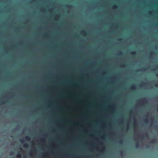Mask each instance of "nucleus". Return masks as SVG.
I'll return each instance as SVG.
<instances>
[{
    "label": "nucleus",
    "mask_w": 158,
    "mask_h": 158,
    "mask_svg": "<svg viewBox=\"0 0 158 158\" xmlns=\"http://www.w3.org/2000/svg\"><path fill=\"white\" fill-rule=\"evenodd\" d=\"M136 86L134 85H132L130 88V89L132 91H134L136 89Z\"/></svg>",
    "instance_id": "1"
},
{
    "label": "nucleus",
    "mask_w": 158,
    "mask_h": 158,
    "mask_svg": "<svg viewBox=\"0 0 158 158\" xmlns=\"http://www.w3.org/2000/svg\"><path fill=\"white\" fill-rule=\"evenodd\" d=\"M81 33L85 35H86V31L84 30H83L81 31Z\"/></svg>",
    "instance_id": "2"
},
{
    "label": "nucleus",
    "mask_w": 158,
    "mask_h": 158,
    "mask_svg": "<svg viewBox=\"0 0 158 158\" xmlns=\"http://www.w3.org/2000/svg\"><path fill=\"white\" fill-rule=\"evenodd\" d=\"M100 78V76H99V78ZM100 82V80L99 79V82ZM100 96H99V97ZM100 99H99V100ZM99 110H100V102H99ZM100 113V111L99 110V113ZM100 118V114H99V118ZM100 127V120H99V127ZM100 133V131H99V133Z\"/></svg>",
    "instance_id": "3"
},
{
    "label": "nucleus",
    "mask_w": 158,
    "mask_h": 158,
    "mask_svg": "<svg viewBox=\"0 0 158 158\" xmlns=\"http://www.w3.org/2000/svg\"><path fill=\"white\" fill-rule=\"evenodd\" d=\"M25 139L27 140H29L30 139V137L29 136H26L25 137Z\"/></svg>",
    "instance_id": "4"
},
{
    "label": "nucleus",
    "mask_w": 158,
    "mask_h": 158,
    "mask_svg": "<svg viewBox=\"0 0 158 158\" xmlns=\"http://www.w3.org/2000/svg\"><path fill=\"white\" fill-rule=\"evenodd\" d=\"M23 147L24 148H27L28 147V145L27 143H24L23 144Z\"/></svg>",
    "instance_id": "5"
},
{
    "label": "nucleus",
    "mask_w": 158,
    "mask_h": 158,
    "mask_svg": "<svg viewBox=\"0 0 158 158\" xmlns=\"http://www.w3.org/2000/svg\"><path fill=\"white\" fill-rule=\"evenodd\" d=\"M156 139H153L152 140L151 142L152 143H154L156 142Z\"/></svg>",
    "instance_id": "6"
},
{
    "label": "nucleus",
    "mask_w": 158,
    "mask_h": 158,
    "mask_svg": "<svg viewBox=\"0 0 158 158\" xmlns=\"http://www.w3.org/2000/svg\"><path fill=\"white\" fill-rule=\"evenodd\" d=\"M131 54L132 55H135L136 54V52H131Z\"/></svg>",
    "instance_id": "7"
},
{
    "label": "nucleus",
    "mask_w": 158,
    "mask_h": 158,
    "mask_svg": "<svg viewBox=\"0 0 158 158\" xmlns=\"http://www.w3.org/2000/svg\"><path fill=\"white\" fill-rule=\"evenodd\" d=\"M17 158H21V155L19 153L17 155Z\"/></svg>",
    "instance_id": "8"
},
{
    "label": "nucleus",
    "mask_w": 158,
    "mask_h": 158,
    "mask_svg": "<svg viewBox=\"0 0 158 158\" xmlns=\"http://www.w3.org/2000/svg\"><path fill=\"white\" fill-rule=\"evenodd\" d=\"M118 143L120 144H122L123 143V141L122 140H120L118 141Z\"/></svg>",
    "instance_id": "9"
},
{
    "label": "nucleus",
    "mask_w": 158,
    "mask_h": 158,
    "mask_svg": "<svg viewBox=\"0 0 158 158\" xmlns=\"http://www.w3.org/2000/svg\"><path fill=\"white\" fill-rule=\"evenodd\" d=\"M144 121L145 123H147L148 121V119L147 118L144 119L143 120Z\"/></svg>",
    "instance_id": "10"
},
{
    "label": "nucleus",
    "mask_w": 158,
    "mask_h": 158,
    "mask_svg": "<svg viewBox=\"0 0 158 158\" xmlns=\"http://www.w3.org/2000/svg\"><path fill=\"white\" fill-rule=\"evenodd\" d=\"M139 146V143H137L135 144V147L136 148H138Z\"/></svg>",
    "instance_id": "11"
},
{
    "label": "nucleus",
    "mask_w": 158,
    "mask_h": 158,
    "mask_svg": "<svg viewBox=\"0 0 158 158\" xmlns=\"http://www.w3.org/2000/svg\"><path fill=\"white\" fill-rule=\"evenodd\" d=\"M141 101H143L145 102H147V100L146 98H144L141 100Z\"/></svg>",
    "instance_id": "12"
},
{
    "label": "nucleus",
    "mask_w": 158,
    "mask_h": 158,
    "mask_svg": "<svg viewBox=\"0 0 158 158\" xmlns=\"http://www.w3.org/2000/svg\"><path fill=\"white\" fill-rule=\"evenodd\" d=\"M147 83L144 82H143L141 83V85H144L146 84Z\"/></svg>",
    "instance_id": "13"
},
{
    "label": "nucleus",
    "mask_w": 158,
    "mask_h": 158,
    "mask_svg": "<svg viewBox=\"0 0 158 158\" xmlns=\"http://www.w3.org/2000/svg\"><path fill=\"white\" fill-rule=\"evenodd\" d=\"M24 140L23 139H21L20 140V141L22 143H23L24 142Z\"/></svg>",
    "instance_id": "14"
},
{
    "label": "nucleus",
    "mask_w": 158,
    "mask_h": 158,
    "mask_svg": "<svg viewBox=\"0 0 158 158\" xmlns=\"http://www.w3.org/2000/svg\"><path fill=\"white\" fill-rule=\"evenodd\" d=\"M117 8V6L116 5H114L113 6V8H114V9H116V8Z\"/></svg>",
    "instance_id": "15"
},
{
    "label": "nucleus",
    "mask_w": 158,
    "mask_h": 158,
    "mask_svg": "<svg viewBox=\"0 0 158 158\" xmlns=\"http://www.w3.org/2000/svg\"><path fill=\"white\" fill-rule=\"evenodd\" d=\"M107 107H108V108L110 107V108H112L113 107V106H107Z\"/></svg>",
    "instance_id": "16"
},
{
    "label": "nucleus",
    "mask_w": 158,
    "mask_h": 158,
    "mask_svg": "<svg viewBox=\"0 0 158 158\" xmlns=\"http://www.w3.org/2000/svg\"><path fill=\"white\" fill-rule=\"evenodd\" d=\"M122 54V52H120L118 54V55H121Z\"/></svg>",
    "instance_id": "17"
},
{
    "label": "nucleus",
    "mask_w": 158,
    "mask_h": 158,
    "mask_svg": "<svg viewBox=\"0 0 158 158\" xmlns=\"http://www.w3.org/2000/svg\"><path fill=\"white\" fill-rule=\"evenodd\" d=\"M126 66V64H123L122 65V67H125Z\"/></svg>",
    "instance_id": "18"
},
{
    "label": "nucleus",
    "mask_w": 158,
    "mask_h": 158,
    "mask_svg": "<svg viewBox=\"0 0 158 158\" xmlns=\"http://www.w3.org/2000/svg\"><path fill=\"white\" fill-rule=\"evenodd\" d=\"M96 4H99V0H96Z\"/></svg>",
    "instance_id": "19"
},
{
    "label": "nucleus",
    "mask_w": 158,
    "mask_h": 158,
    "mask_svg": "<svg viewBox=\"0 0 158 158\" xmlns=\"http://www.w3.org/2000/svg\"><path fill=\"white\" fill-rule=\"evenodd\" d=\"M13 153H14V152H10V153L11 155H12V154H13Z\"/></svg>",
    "instance_id": "20"
},
{
    "label": "nucleus",
    "mask_w": 158,
    "mask_h": 158,
    "mask_svg": "<svg viewBox=\"0 0 158 158\" xmlns=\"http://www.w3.org/2000/svg\"><path fill=\"white\" fill-rule=\"evenodd\" d=\"M155 87H158V84H156L155 85Z\"/></svg>",
    "instance_id": "21"
},
{
    "label": "nucleus",
    "mask_w": 158,
    "mask_h": 158,
    "mask_svg": "<svg viewBox=\"0 0 158 158\" xmlns=\"http://www.w3.org/2000/svg\"><path fill=\"white\" fill-rule=\"evenodd\" d=\"M145 136L146 137V138H147L148 137V135L147 134H146L145 135Z\"/></svg>",
    "instance_id": "22"
},
{
    "label": "nucleus",
    "mask_w": 158,
    "mask_h": 158,
    "mask_svg": "<svg viewBox=\"0 0 158 158\" xmlns=\"http://www.w3.org/2000/svg\"><path fill=\"white\" fill-rule=\"evenodd\" d=\"M130 114H131L132 113V110L130 111Z\"/></svg>",
    "instance_id": "23"
},
{
    "label": "nucleus",
    "mask_w": 158,
    "mask_h": 158,
    "mask_svg": "<svg viewBox=\"0 0 158 158\" xmlns=\"http://www.w3.org/2000/svg\"><path fill=\"white\" fill-rule=\"evenodd\" d=\"M155 48L156 49H157L158 48H157V46H155Z\"/></svg>",
    "instance_id": "24"
},
{
    "label": "nucleus",
    "mask_w": 158,
    "mask_h": 158,
    "mask_svg": "<svg viewBox=\"0 0 158 158\" xmlns=\"http://www.w3.org/2000/svg\"><path fill=\"white\" fill-rule=\"evenodd\" d=\"M99 145H100V141H99ZM100 153V149H99V153ZM100 155V154H99V155Z\"/></svg>",
    "instance_id": "25"
},
{
    "label": "nucleus",
    "mask_w": 158,
    "mask_h": 158,
    "mask_svg": "<svg viewBox=\"0 0 158 158\" xmlns=\"http://www.w3.org/2000/svg\"><path fill=\"white\" fill-rule=\"evenodd\" d=\"M156 68H158V65H157L156 66Z\"/></svg>",
    "instance_id": "26"
},
{
    "label": "nucleus",
    "mask_w": 158,
    "mask_h": 158,
    "mask_svg": "<svg viewBox=\"0 0 158 158\" xmlns=\"http://www.w3.org/2000/svg\"><path fill=\"white\" fill-rule=\"evenodd\" d=\"M4 102H2L1 104H4Z\"/></svg>",
    "instance_id": "27"
},
{
    "label": "nucleus",
    "mask_w": 158,
    "mask_h": 158,
    "mask_svg": "<svg viewBox=\"0 0 158 158\" xmlns=\"http://www.w3.org/2000/svg\"><path fill=\"white\" fill-rule=\"evenodd\" d=\"M105 149H106V148L105 147H104L103 148V150H105Z\"/></svg>",
    "instance_id": "28"
},
{
    "label": "nucleus",
    "mask_w": 158,
    "mask_h": 158,
    "mask_svg": "<svg viewBox=\"0 0 158 158\" xmlns=\"http://www.w3.org/2000/svg\"><path fill=\"white\" fill-rule=\"evenodd\" d=\"M105 78L106 79H107L108 78V77L107 76H106V77H105Z\"/></svg>",
    "instance_id": "29"
},
{
    "label": "nucleus",
    "mask_w": 158,
    "mask_h": 158,
    "mask_svg": "<svg viewBox=\"0 0 158 158\" xmlns=\"http://www.w3.org/2000/svg\"><path fill=\"white\" fill-rule=\"evenodd\" d=\"M122 40V39H119V40L120 41V40Z\"/></svg>",
    "instance_id": "30"
},
{
    "label": "nucleus",
    "mask_w": 158,
    "mask_h": 158,
    "mask_svg": "<svg viewBox=\"0 0 158 158\" xmlns=\"http://www.w3.org/2000/svg\"><path fill=\"white\" fill-rule=\"evenodd\" d=\"M87 105L89 106H90V104H88Z\"/></svg>",
    "instance_id": "31"
},
{
    "label": "nucleus",
    "mask_w": 158,
    "mask_h": 158,
    "mask_svg": "<svg viewBox=\"0 0 158 158\" xmlns=\"http://www.w3.org/2000/svg\"><path fill=\"white\" fill-rule=\"evenodd\" d=\"M32 151H31V152H30V154H31L32 153Z\"/></svg>",
    "instance_id": "32"
},
{
    "label": "nucleus",
    "mask_w": 158,
    "mask_h": 158,
    "mask_svg": "<svg viewBox=\"0 0 158 158\" xmlns=\"http://www.w3.org/2000/svg\"><path fill=\"white\" fill-rule=\"evenodd\" d=\"M142 70H145V69H141Z\"/></svg>",
    "instance_id": "33"
},
{
    "label": "nucleus",
    "mask_w": 158,
    "mask_h": 158,
    "mask_svg": "<svg viewBox=\"0 0 158 158\" xmlns=\"http://www.w3.org/2000/svg\"><path fill=\"white\" fill-rule=\"evenodd\" d=\"M106 137V135H105L104 136V138H105Z\"/></svg>",
    "instance_id": "34"
},
{
    "label": "nucleus",
    "mask_w": 158,
    "mask_h": 158,
    "mask_svg": "<svg viewBox=\"0 0 158 158\" xmlns=\"http://www.w3.org/2000/svg\"><path fill=\"white\" fill-rule=\"evenodd\" d=\"M120 153H121V154H122V153H123V152H121Z\"/></svg>",
    "instance_id": "35"
},
{
    "label": "nucleus",
    "mask_w": 158,
    "mask_h": 158,
    "mask_svg": "<svg viewBox=\"0 0 158 158\" xmlns=\"http://www.w3.org/2000/svg\"><path fill=\"white\" fill-rule=\"evenodd\" d=\"M68 6V7H71V6Z\"/></svg>",
    "instance_id": "36"
},
{
    "label": "nucleus",
    "mask_w": 158,
    "mask_h": 158,
    "mask_svg": "<svg viewBox=\"0 0 158 158\" xmlns=\"http://www.w3.org/2000/svg\"><path fill=\"white\" fill-rule=\"evenodd\" d=\"M42 141H44V139H42Z\"/></svg>",
    "instance_id": "37"
},
{
    "label": "nucleus",
    "mask_w": 158,
    "mask_h": 158,
    "mask_svg": "<svg viewBox=\"0 0 158 158\" xmlns=\"http://www.w3.org/2000/svg\"><path fill=\"white\" fill-rule=\"evenodd\" d=\"M107 125H105V127H107Z\"/></svg>",
    "instance_id": "38"
},
{
    "label": "nucleus",
    "mask_w": 158,
    "mask_h": 158,
    "mask_svg": "<svg viewBox=\"0 0 158 158\" xmlns=\"http://www.w3.org/2000/svg\"><path fill=\"white\" fill-rule=\"evenodd\" d=\"M147 147L148 148V146H147Z\"/></svg>",
    "instance_id": "39"
},
{
    "label": "nucleus",
    "mask_w": 158,
    "mask_h": 158,
    "mask_svg": "<svg viewBox=\"0 0 158 158\" xmlns=\"http://www.w3.org/2000/svg\"><path fill=\"white\" fill-rule=\"evenodd\" d=\"M157 110L158 111V107H157Z\"/></svg>",
    "instance_id": "40"
},
{
    "label": "nucleus",
    "mask_w": 158,
    "mask_h": 158,
    "mask_svg": "<svg viewBox=\"0 0 158 158\" xmlns=\"http://www.w3.org/2000/svg\"><path fill=\"white\" fill-rule=\"evenodd\" d=\"M107 112H109V111H107Z\"/></svg>",
    "instance_id": "41"
},
{
    "label": "nucleus",
    "mask_w": 158,
    "mask_h": 158,
    "mask_svg": "<svg viewBox=\"0 0 158 158\" xmlns=\"http://www.w3.org/2000/svg\"><path fill=\"white\" fill-rule=\"evenodd\" d=\"M99 61H100V60H99Z\"/></svg>",
    "instance_id": "42"
}]
</instances>
